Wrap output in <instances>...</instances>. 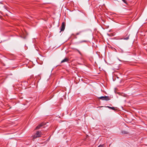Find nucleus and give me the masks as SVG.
I'll return each instance as SVG.
<instances>
[{
    "label": "nucleus",
    "instance_id": "1",
    "mask_svg": "<svg viewBox=\"0 0 147 147\" xmlns=\"http://www.w3.org/2000/svg\"><path fill=\"white\" fill-rule=\"evenodd\" d=\"M42 134L41 131H37L33 136L32 137L34 139L36 138L40 137L41 136Z\"/></svg>",
    "mask_w": 147,
    "mask_h": 147
},
{
    "label": "nucleus",
    "instance_id": "2",
    "mask_svg": "<svg viewBox=\"0 0 147 147\" xmlns=\"http://www.w3.org/2000/svg\"><path fill=\"white\" fill-rule=\"evenodd\" d=\"M98 98L102 100H105L106 101L109 100H110V98L108 96H102L98 97Z\"/></svg>",
    "mask_w": 147,
    "mask_h": 147
},
{
    "label": "nucleus",
    "instance_id": "3",
    "mask_svg": "<svg viewBox=\"0 0 147 147\" xmlns=\"http://www.w3.org/2000/svg\"><path fill=\"white\" fill-rule=\"evenodd\" d=\"M45 125V123H42L39 125L38 126H37L36 127L35 129H39L41 127L43 126L44 125Z\"/></svg>",
    "mask_w": 147,
    "mask_h": 147
},
{
    "label": "nucleus",
    "instance_id": "4",
    "mask_svg": "<svg viewBox=\"0 0 147 147\" xmlns=\"http://www.w3.org/2000/svg\"><path fill=\"white\" fill-rule=\"evenodd\" d=\"M65 23L64 22H63L62 23V25L61 26V31H64L65 29Z\"/></svg>",
    "mask_w": 147,
    "mask_h": 147
},
{
    "label": "nucleus",
    "instance_id": "5",
    "mask_svg": "<svg viewBox=\"0 0 147 147\" xmlns=\"http://www.w3.org/2000/svg\"><path fill=\"white\" fill-rule=\"evenodd\" d=\"M129 35H128V34H127L125 36V37H124L122 39H123L125 40H127L129 39Z\"/></svg>",
    "mask_w": 147,
    "mask_h": 147
},
{
    "label": "nucleus",
    "instance_id": "6",
    "mask_svg": "<svg viewBox=\"0 0 147 147\" xmlns=\"http://www.w3.org/2000/svg\"><path fill=\"white\" fill-rule=\"evenodd\" d=\"M121 133L124 134H129V132L127 131L123 130L121 131Z\"/></svg>",
    "mask_w": 147,
    "mask_h": 147
},
{
    "label": "nucleus",
    "instance_id": "7",
    "mask_svg": "<svg viewBox=\"0 0 147 147\" xmlns=\"http://www.w3.org/2000/svg\"><path fill=\"white\" fill-rule=\"evenodd\" d=\"M69 60L68 58H65L61 61V63H63L65 62H68Z\"/></svg>",
    "mask_w": 147,
    "mask_h": 147
},
{
    "label": "nucleus",
    "instance_id": "8",
    "mask_svg": "<svg viewBox=\"0 0 147 147\" xmlns=\"http://www.w3.org/2000/svg\"><path fill=\"white\" fill-rule=\"evenodd\" d=\"M106 107L112 110H114L115 109V108L114 107H111L109 106H107Z\"/></svg>",
    "mask_w": 147,
    "mask_h": 147
},
{
    "label": "nucleus",
    "instance_id": "9",
    "mask_svg": "<svg viewBox=\"0 0 147 147\" xmlns=\"http://www.w3.org/2000/svg\"><path fill=\"white\" fill-rule=\"evenodd\" d=\"M76 50L79 53L80 55H82V54L81 53V52H80V51L78 49H76Z\"/></svg>",
    "mask_w": 147,
    "mask_h": 147
},
{
    "label": "nucleus",
    "instance_id": "10",
    "mask_svg": "<svg viewBox=\"0 0 147 147\" xmlns=\"http://www.w3.org/2000/svg\"><path fill=\"white\" fill-rule=\"evenodd\" d=\"M87 41L86 40H83V41H81L80 42V43H82L83 42H86Z\"/></svg>",
    "mask_w": 147,
    "mask_h": 147
},
{
    "label": "nucleus",
    "instance_id": "11",
    "mask_svg": "<svg viewBox=\"0 0 147 147\" xmlns=\"http://www.w3.org/2000/svg\"><path fill=\"white\" fill-rule=\"evenodd\" d=\"M122 1L125 3H126V0H122Z\"/></svg>",
    "mask_w": 147,
    "mask_h": 147
},
{
    "label": "nucleus",
    "instance_id": "12",
    "mask_svg": "<svg viewBox=\"0 0 147 147\" xmlns=\"http://www.w3.org/2000/svg\"><path fill=\"white\" fill-rule=\"evenodd\" d=\"M98 147H102V145H99Z\"/></svg>",
    "mask_w": 147,
    "mask_h": 147
},
{
    "label": "nucleus",
    "instance_id": "13",
    "mask_svg": "<svg viewBox=\"0 0 147 147\" xmlns=\"http://www.w3.org/2000/svg\"><path fill=\"white\" fill-rule=\"evenodd\" d=\"M98 147H102V145H99Z\"/></svg>",
    "mask_w": 147,
    "mask_h": 147
}]
</instances>
